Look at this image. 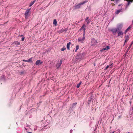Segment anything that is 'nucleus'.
Here are the masks:
<instances>
[{
	"label": "nucleus",
	"mask_w": 133,
	"mask_h": 133,
	"mask_svg": "<svg viewBox=\"0 0 133 133\" xmlns=\"http://www.w3.org/2000/svg\"><path fill=\"white\" fill-rule=\"evenodd\" d=\"M84 53H82L81 54H79L78 55L76 56V59H79L80 60L83 58L84 56Z\"/></svg>",
	"instance_id": "obj_3"
},
{
	"label": "nucleus",
	"mask_w": 133,
	"mask_h": 133,
	"mask_svg": "<svg viewBox=\"0 0 133 133\" xmlns=\"http://www.w3.org/2000/svg\"><path fill=\"white\" fill-rule=\"evenodd\" d=\"M53 24L54 25H56L57 24V22L56 19H54V20Z\"/></svg>",
	"instance_id": "obj_24"
},
{
	"label": "nucleus",
	"mask_w": 133,
	"mask_h": 133,
	"mask_svg": "<svg viewBox=\"0 0 133 133\" xmlns=\"http://www.w3.org/2000/svg\"><path fill=\"white\" fill-rule=\"evenodd\" d=\"M132 23H133V21H132Z\"/></svg>",
	"instance_id": "obj_46"
},
{
	"label": "nucleus",
	"mask_w": 133,
	"mask_h": 133,
	"mask_svg": "<svg viewBox=\"0 0 133 133\" xmlns=\"http://www.w3.org/2000/svg\"><path fill=\"white\" fill-rule=\"evenodd\" d=\"M71 44V43L70 42H69L67 43L66 45V47L67 49L68 50H70V46Z\"/></svg>",
	"instance_id": "obj_15"
},
{
	"label": "nucleus",
	"mask_w": 133,
	"mask_h": 133,
	"mask_svg": "<svg viewBox=\"0 0 133 133\" xmlns=\"http://www.w3.org/2000/svg\"><path fill=\"white\" fill-rule=\"evenodd\" d=\"M86 26L84 24L82 26L81 29H83L84 31L83 36L82 37H80L78 39V41L80 42L81 43H83V41L84 40L85 38V32L86 30L85 28H84Z\"/></svg>",
	"instance_id": "obj_1"
},
{
	"label": "nucleus",
	"mask_w": 133,
	"mask_h": 133,
	"mask_svg": "<svg viewBox=\"0 0 133 133\" xmlns=\"http://www.w3.org/2000/svg\"><path fill=\"white\" fill-rule=\"evenodd\" d=\"M24 38H25L24 37V36H23L22 38V39H21V41H24Z\"/></svg>",
	"instance_id": "obj_31"
},
{
	"label": "nucleus",
	"mask_w": 133,
	"mask_h": 133,
	"mask_svg": "<svg viewBox=\"0 0 133 133\" xmlns=\"http://www.w3.org/2000/svg\"><path fill=\"white\" fill-rule=\"evenodd\" d=\"M109 49V46H107L106 48L102 49L101 51H102L105 50H108Z\"/></svg>",
	"instance_id": "obj_16"
},
{
	"label": "nucleus",
	"mask_w": 133,
	"mask_h": 133,
	"mask_svg": "<svg viewBox=\"0 0 133 133\" xmlns=\"http://www.w3.org/2000/svg\"><path fill=\"white\" fill-rule=\"evenodd\" d=\"M1 80L2 81H5V79L4 77V75L2 76L1 77Z\"/></svg>",
	"instance_id": "obj_23"
},
{
	"label": "nucleus",
	"mask_w": 133,
	"mask_h": 133,
	"mask_svg": "<svg viewBox=\"0 0 133 133\" xmlns=\"http://www.w3.org/2000/svg\"><path fill=\"white\" fill-rule=\"evenodd\" d=\"M122 26L123 25L122 24H119L117 25L116 28L117 29L118 31H120L121 30L122 28Z\"/></svg>",
	"instance_id": "obj_5"
},
{
	"label": "nucleus",
	"mask_w": 133,
	"mask_h": 133,
	"mask_svg": "<svg viewBox=\"0 0 133 133\" xmlns=\"http://www.w3.org/2000/svg\"><path fill=\"white\" fill-rule=\"evenodd\" d=\"M131 28V27L130 26H129L126 30H127L128 31Z\"/></svg>",
	"instance_id": "obj_28"
},
{
	"label": "nucleus",
	"mask_w": 133,
	"mask_h": 133,
	"mask_svg": "<svg viewBox=\"0 0 133 133\" xmlns=\"http://www.w3.org/2000/svg\"><path fill=\"white\" fill-rule=\"evenodd\" d=\"M62 62V60H61L60 61H58V63L56 65V68L57 69H58L61 65Z\"/></svg>",
	"instance_id": "obj_4"
},
{
	"label": "nucleus",
	"mask_w": 133,
	"mask_h": 133,
	"mask_svg": "<svg viewBox=\"0 0 133 133\" xmlns=\"http://www.w3.org/2000/svg\"><path fill=\"white\" fill-rule=\"evenodd\" d=\"M125 42L124 43V45L125 44V43L126 42H127L129 40V36L128 35H127L125 37Z\"/></svg>",
	"instance_id": "obj_12"
},
{
	"label": "nucleus",
	"mask_w": 133,
	"mask_h": 133,
	"mask_svg": "<svg viewBox=\"0 0 133 133\" xmlns=\"http://www.w3.org/2000/svg\"><path fill=\"white\" fill-rule=\"evenodd\" d=\"M32 58H29L28 59V60H26L25 59H23V61L25 62H32Z\"/></svg>",
	"instance_id": "obj_10"
},
{
	"label": "nucleus",
	"mask_w": 133,
	"mask_h": 133,
	"mask_svg": "<svg viewBox=\"0 0 133 133\" xmlns=\"http://www.w3.org/2000/svg\"><path fill=\"white\" fill-rule=\"evenodd\" d=\"M122 4H119L118 5V6H120Z\"/></svg>",
	"instance_id": "obj_37"
},
{
	"label": "nucleus",
	"mask_w": 133,
	"mask_h": 133,
	"mask_svg": "<svg viewBox=\"0 0 133 133\" xmlns=\"http://www.w3.org/2000/svg\"><path fill=\"white\" fill-rule=\"evenodd\" d=\"M80 85L78 84H77L76 86V87L77 88H78L80 86Z\"/></svg>",
	"instance_id": "obj_32"
},
{
	"label": "nucleus",
	"mask_w": 133,
	"mask_h": 133,
	"mask_svg": "<svg viewBox=\"0 0 133 133\" xmlns=\"http://www.w3.org/2000/svg\"><path fill=\"white\" fill-rule=\"evenodd\" d=\"M87 9L89 11H90L91 10V8L90 6H89L87 8Z\"/></svg>",
	"instance_id": "obj_27"
},
{
	"label": "nucleus",
	"mask_w": 133,
	"mask_h": 133,
	"mask_svg": "<svg viewBox=\"0 0 133 133\" xmlns=\"http://www.w3.org/2000/svg\"><path fill=\"white\" fill-rule=\"evenodd\" d=\"M123 9L121 8L120 9H119L117 10L115 12V13L116 14H119L120 12L122 11V10Z\"/></svg>",
	"instance_id": "obj_18"
},
{
	"label": "nucleus",
	"mask_w": 133,
	"mask_h": 133,
	"mask_svg": "<svg viewBox=\"0 0 133 133\" xmlns=\"http://www.w3.org/2000/svg\"><path fill=\"white\" fill-rule=\"evenodd\" d=\"M13 43L16 45H19L20 44V43L17 41L14 42Z\"/></svg>",
	"instance_id": "obj_17"
},
{
	"label": "nucleus",
	"mask_w": 133,
	"mask_h": 133,
	"mask_svg": "<svg viewBox=\"0 0 133 133\" xmlns=\"http://www.w3.org/2000/svg\"><path fill=\"white\" fill-rule=\"evenodd\" d=\"M91 43H93V44H96L97 42L96 40L94 38H93L92 39Z\"/></svg>",
	"instance_id": "obj_8"
},
{
	"label": "nucleus",
	"mask_w": 133,
	"mask_h": 133,
	"mask_svg": "<svg viewBox=\"0 0 133 133\" xmlns=\"http://www.w3.org/2000/svg\"><path fill=\"white\" fill-rule=\"evenodd\" d=\"M86 3L85 2H83L82 3H80L77 5H75L73 7V9L74 10H76L79 8L81 6V5H83Z\"/></svg>",
	"instance_id": "obj_2"
},
{
	"label": "nucleus",
	"mask_w": 133,
	"mask_h": 133,
	"mask_svg": "<svg viewBox=\"0 0 133 133\" xmlns=\"http://www.w3.org/2000/svg\"><path fill=\"white\" fill-rule=\"evenodd\" d=\"M133 44V41L131 42V44L129 46L128 48V49L127 50V51H128V50L131 48V46Z\"/></svg>",
	"instance_id": "obj_21"
},
{
	"label": "nucleus",
	"mask_w": 133,
	"mask_h": 133,
	"mask_svg": "<svg viewBox=\"0 0 133 133\" xmlns=\"http://www.w3.org/2000/svg\"><path fill=\"white\" fill-rule=\"evenodd\" d=\"M66 49V48L65 47H64V46L63 48H62L61 49V51H64V50H65Z\"/></svg>",
	"instance_id": "obj_26"
},
{
	"label": "nucleus",
	"mask_w": 133,
	"mask_h": 133,
	"mask_svg": "<svg viewBox=\"0 0 133 133\" xmlns=\"http://www.w3.org/2000/svg\"><path fill=\"white\" fill-rule=\"evenodd\" d=\"M42 63V62H41L40 60H38L36 61L35 64L36 65H38L41 64Z\"/></svg>",
	"instance_id": "obj_11"
},
{
	"label": "nucleus",
	"mask_w": 133,
	"mask_h": 133,
	"mask_svg": "<svg viewBox=\"0 0 133 133\" xmlns=\"http://www.w3.org/2000/svg\"><path fill=\"white\" fill-rule=\"evenodd\" d=\"M112 4L113 5H114L115 4Z\"/></svg>",
	"instance_id": "obj_44"
},
{
	"label": "nucleus",
	"mask_w": 133,
	"mask_h": 133,
	"mask_svg": "<svg viewBox=\"0 0 133 133\" xmlns=\"http://www.w3.org/2000/svg\"><path fill=\"white\" fill-rule=\"evenodd\" d=\"M91 20L90 19H89L85 21V22H86L87 24H89Z\"/></svg>",
	"instance_id": "obj_22"
},
{
	"label": "nucleus",
	"mask_w": 133,
	"mask_h": 133,
	"mask_svg": "<svg viewBox=\"0 0 133 133\" xmlns=\"http://www.w3.org/2000/svg\"><path fill=\"white\" fill-rule=\"evenodd\" d=\"M118 117H119V118L120 117V116H119Z\"/></svg>",
	"instance_id": "obj_43"
},
{
	"label": "nucleus",
	"mask_w": 133,
	"mask_h": 133,
	"mask_svg": "<svg viewBox=\"0 0 133 133\" xmlns=\"http://www.w3.org/2000/svg\"><path fill=\"white\" fill-rule=\"evenodd\" d=\"M28 133H32L31 132H28Z\"/></svg>",
	"instance_id": "obj_40"
},
{
	"label": "nucleus",
	"mask_w": 133,
	"mask_h": 133,
	"mask_svg": "<svg viewBox=\"0 0 133 133\" xmlns=\"http://www.w3.org/2000/svg\"><path fill=\"white\" fill-rule=\"evenodd\" d=\"M114 131H113L112 132V133H114Z\"/></svg>",
	"instance_id": "obj_42"
},
{
	"label": "nucleus",
	"mask_w": 133,
	"mask_h": 133,
	"mask_svg": "<svg viewBox=\"0 0 133 133\" xmlns=\"http://www.w3.org/2000/svg\"><path fill=\"white\" fill-rule=\"evenodd\" d=\"M118 31V36H119L121 35H123V33L120 30Z\"/></svg>",
	"instance_id": "obj_13"
},
{
	"label": "nucleus",
	"mask_w": 133,
	"mask_h": 133,
	"mask_svg": "<svg viewBox=\"0 0 133 133\" xmlns=\"http://www.w3.org/2000/svg\"><path fill=\"white\" fill-rule=\"evenodd\" d=\"M112 64H113L112 63L111 64H109L108 65L110 67V69L112 68Z\"/></svg>",
	"instance_id": "obj_29"
},
{
	"label": "nucleus",
	"mask_w": 133,
	"mask_h": 133,
	"mask_svg": "<svg viewBox=\"0 0 133 133\" xmlns=\"http://www.w3.org/2000/svg\"><path fill=\"white\" fill-rule=\"evenodd\" d=\"M81 83L82 82H79V83H78V84L80 85L81 84Z\"/></svg>",
	"instance_id": "obj_38"
},
{
	"label": "nucleus",
	"mask_w": 133,
	"mask_h": 133,
	"mask_svg": "<svg viewBox=\"0 0 133 133\" xmlns=\"http://www.w3.org/2000/svg\"><path fill=\"white\" fill-rule=\"evenodd\" d=\"M88 18H89V17H87L86 18H85V21H87V20H88Z\"/></svg>",
	"instance_id": "obj_33"
},
{
	"label": "nucleus",
	"mask_w": 133,
	"mask_h": 133,
	"mask_svg": "<svg viewBox=\"0 0 133 133\" xmlns=\"http://www.w3.org/2000/svg\"><path fill=\"white\" fill-rule=\"evenodd\" d=\"M79 48V46L77 45L76 46V49L75 50V52H76Z\"/></svg>",
	"instance_id": "obj_25"
},
{
	"label": "nucleus",
	"mask_w": 133,
	"mask_h": 133,
	"mask_svg": "<svg viewBox=\"0 0 133 133\" xmlns=\"http://www.w3.org/2000/svg\"><path fill=\"white\" fill-rule=\"evenodd\" d=\"M72 130H71L70 131V133H72Z\"/></svg>",
	"instance_id": "obj_36"
},
{
	"label": "nucleus",
	"mask_w": 133,
	"mask_h": 133,
	"mask_svg": "<svg viewBox=\"0 0 133 133\" xmlns=\"http://www.w3.org/2000/svg\"><path fill=\"white\" fill-rule=\"evenodd\" d=\"M132 2V1H128L127 4L126 5V8H127V7L130 4V3Z\"/></svg>",
	"instance_id": "obj_20"
},
{
	"label": "nucleus",
	"mask_w": 133,
	"mask_h": 133,
	"mask_svg": "<svg viewBox=\"0 0 133 133\" xmlns=\"http://www.w3.org/2000/svg\"><path fill=\"white\" fill-rule=\"evenodd\" d=\"M36 1V0H34V1L33 2H31V3L30 4L29 6L30 7Z\"/></svg>",
	"instance_id": "obj_19"
},
{
	"label": "nucleus",
	"mask_w": 133,
	"mask_h": 133,
	"mask_svg": "<svg viewBox=\"0 0 133 133\" xmlns=\"http://www.w3.org/2000/svg\"><path fill=\"white\" fill-rule=\"evenodd\" d=\"M20 36H23V35H20Z\"/></svg>",
	"instance_id": "obj_39"
},
{
	"label": "nucleus",
	"mask_w": 133,
	"mask_h": 133,
	"mask_svg": "<svg viewBox=\"0 0 133 133\" xmlns=\"http://www.w3.org/2000/svg\"><path fill=\"white\" fill-rule=\"evenodd\" d=\"M127 32V30H125V31L124 32V33L125 34H126V33Z\"/></svg>",
	"instance_id": "obj_35"
},
{
	"label": "nucleus",
	"mask_w": 133,
	"mask_h": 133,
	"mask_svg": "<svg viewBox=\"0 0 133 133\" xmlns=\"http://www.w3.org/2000/svg\"><path fill=\"white\" fill-rule=\"evenodd\" d=\"M112 1H114L115 0H111ZM119 0H116V3H117L118 1Z\"/></svg>",
	"instance_id": "obj_34"
},
{
	"label": "nucleus",
	"mask_w": 133,
	"mask_h": 133,
	"mask_svg": "<svg viewBox=\"0 0 133 133\" xmlns=\"http://www.w3.org/2000/svg\"><path fill=\"white\" fill-rule=\"evenodd\" d=\"M77 104L76 102L72 104L71 105V109H74V108L76 106V105Z\"/></svg>",
	"instance_id": "obj_9"
},
{
	"label": "nucleus",
	"mask_w": 133,
	"mask_h": 133,
	"mask_svg": "<svg viewBox=\"0 0 133 133\" xmlns=\"http://www.w3.org/2000/svg\"><path fill=\"white\" fill-rule=\"evenodd\" d=\"M111 31L114 35H115L116 34V32L118 31L116 28L112 29L111 30Z\"/></svg>",
	"instance_id": "obj_6"
},
{
	"label": "nucleus",
	"mask_w": 133,
	"mask_h": 133,
	"mask_svg": "<svg viewBox=\"0 0 133 133\" xmlns=\"http://www.w3.org/2000/svg\"><path fill=\"white\" fill-rule=\"evenodd\" d=\"M110 67L108 65L106 67V68L105 69V70H106L108 68H109Z\"/></svg>",
	"instance_id": "obj_30"
},
{
	"label": "nucleus",
	"mask_w": 133,
	"mask_h": 133,
	"mask_svg": "<svg viewBox=\"0 0 133 133\" xmlns=\"http://www.w3.org/2000/svg\"><path fill=\"white\" fill-rule=\"evenodd\" d=\"M132 110H133V106L132 107Z\"/></svg>",
	"instance_id": "obj_41"
},
{
	"label": "nucleus",
	"mask_w": 133,
	"mask_h": 133,
	"mask_svg": "<svg viewBox=\"0 0 133 133\" xmlns=\"http://www.w3.org/2000/svg\"><path fill=\"white\" fill-rule=\"evenodd\" d=\"M65 30L66 31H67V30Z\"/></svg>",
	"instance_id": "obj_45"
},
{
	"label": "nucleus",
	"mask_w": 133,
	"mask_h": 133,
	"mask_svg": "<svg viewBox=\"0 0 133 133\" xmlns=\"http://www.w3.org/2000/svg\"><path fill=\"white\" fill-rule=\"evenodd\" d=\"M30 9H29L27 10L26 11L25 13V18L27 17H28V16L29 15V13L30 12Z\"/></svg>",
	"instance_id": "obj_7"
},
{
	"label": "nucleus",
	"mask_w": 133,
	"mask_h": 133,
	"mask_svg": "<svg viewBox=\"0 0 133 133\" xmlns=\"http://www.w3.org/2000/svg\"><path fill=\"white\" fill-rule=\"evenodd\" d=\"M25 73L26 71L24 70H22L19 72V74L20 75L25 74Z\"/></svg>",
	"instance_id": "obj_14"
}]
</instances>
